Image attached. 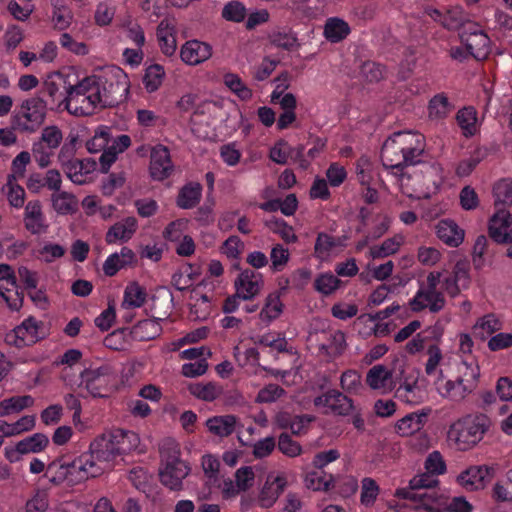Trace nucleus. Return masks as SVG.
Masks as SVG:
<instances>
[{"label": "nucleus", "instance_id": "26", "mask_svg": "<svg viewBox=\"0 0 512 512\" xmlns=\"http://www.w3.org/2000/svg\"><path fill=\"white\" fill-rule=\"evenodd\" d=\"M351 32L349 24L338 17H331L324 25V36L332 42L337 43L344 40Z\"/></svg>", "mask_w": 512, "mask_h": 512}, {"label": "nucleus", "instance_id": "57", "mask_svg": "<svg viewBox=\"0 0 512 512\" xmlns=\"http://www.w3.org/2000/svg\"><path fill=\"white\" fill-rule=\"evenodd\" d=\"M16 180L15 175L8 176L7 185L9 186L8 201L11 206L21 208L24 205L25 191L19 185H14L13 181Z\"/></svg>", "mask_w": 512, "mask_h": 512}, {"label": "nucleus", "instance_id": "20", "mask_svg": "<svg viewBox=\"0 0 512 512\" xmlns=\"http://www.w3.org/2000/svg\"><path fill=\"white\" fill-rule=\"evenodd\" d=\"M137 229V220L135 217H127L122 221L115 223L106 233L105 241L108 244H114L117 241L127 242L132 238Z\"/></svg>", "mask_w": 512, "mask_h": 512}, {"label": "nucleus", "instance_id": "31", "mask_svg": "<svg viewBox=\"0 0 512 512\" xmlns=\"http://www.w3.org/2000/svg\"><path fill=\"white\" fill-rule=\"evenodd\" d=\"M53 209L62 215L74 213L77 209L76 197L65 191H59L51 195Z\"/></svg>", "mask_w": 512, "mask_h": 512}, {"label": "nucleus", "instance_id": "51", "mask_svg": "<svg viewBox=\"0 0 512 512\" xmlns=\"http://www.w3.org/2000/svg\"><path fill=\"white\" fill-rule=\"evenodd\" d=\"M493 194L495 197V205L512 204V182L503 179L498 181L493 187Z\"/></svg>", "mask_w": 512, "mask_h": 512}, {"label": "nucleus", "instance_id": "16", "mask_svg": "<svg viewBox=\"0 0 512 512\" xmlns=\"http://www.w3.org/2000/svg\"><path fill=\"white\" fill-rule=\"evenodd\" d=\"M212 55V48L209 44L192 40L186 42L180 51L181 59L189 65H197L209 59Z\"/></svg>", "mask_w": 512, "mask_h": 512}, {"label": "nucleus", "instance_id": "35", "mask_svg": "<svg viewBox=\"0 0 512 512\" xmlns=\"http://www.w3.org/2000/svg\"><path fill=\"white\" fill-rule=\"evenodd\" d=\"M147 292L138 282H131L124 291L123 306L139 308L144 305Z\"/></svg>", "mask_w": 512, "mask_h": 512}, {"label": "nucleus", "instance_id": "9", "mask_svg": "<svg viewBox=\"0 0 512 512\" xmlns=\"http://www.w3.org/2000/svg\"><path fill=\"white\" fill-rule=\"evenodd\" d=\"M461 42L465 45L469 55L477 60L485 59L490 52V39L477 28L476 24L469 23L459 33Z\"/></svg>", "mask_w": 512, "mask_h": 512}, {"label": "nucleus", "instance_id": "61", "mask_svg": "<svg viewBox=\"0 0 512 512\" xmlns=\"http://www.w3.org/2000/svg\"><path fill=\"white\" fill-rule=\"evenodd\" d=\"M435 475H432L427 471V473L415 476L412 478L409 482L410 488L412 490H421V489H432L439 484L438 479L434 477Z\"/></svg>", "mask_w": 512, "mask_h": 512}, {"label": "nucleus", "instance_id": "6", "mask_svg": "<svg viewBox=\"0 0 512 512\" xmlns=\"http://www.w3.org/2000/svg\"><path fill=\"white\" fill-rule=\"evenodd\" d=\"M480 367L477 363L463 361L456 380H448L441 395L453 401H462L478 387Z\"/></svg>", "mask_w": 512, "mask_h": 512}, {"label": "nucleus", "instance_id": "55", "mask_svg": "<svg viewBox=\"0 0 512 512\" xmlns=\"http://www.w3.org/2000/svg\"><path fill=\"white\" fill-rule=\"evenodd\" d=\"M278 449L288 457H296L301 454V445L294 441L287 433H282L278 440Z\"/></svg>", "mask_w": 512, "mask_h": 512}, {"label": "nucleus", "instance_id": "56", "mask_svg": "<svg viewBox=\"0 0 512 512\" xmlns=\"http://www.w3.org/2000/svg\"><path fill=\"white\" fill-rule=\"evenodd\" d=\"M338 244L339 243L335 240V238L326 233L321 232L318 234L316 238L314 246L315 255L319 258H322L328 255L329 252Z\"/></svg>", "mask_w": 512, "mask_h": 512}, {"label": "nucleus", "instance_id": "47", "mask_svg": "<svg viewBox=\"0 0 512 512\" xmlns=\"http://www.w3.org/2000/svg\"><path fill=\"white\" fill-rule=\"evenodd\" d=\"M501 329L499 320L492 314L484 316L474 327L475 334L482 340Z\"/></svg>", "mask_w": 512, "mask_h": 512}, {"label": "nucleus", "instance_id": "43", "mask_svg": "<svg viewBox=\"0 0 512 512\" xmlns=\"http://www.w3.org/2000/svg\"><path fill=\"white\" fill-rule=\"evenodd\" d=\"M401 245V241L397 237L388 238L381 245L370 248V256L373 259H381L395 254Z\"/></svg>", "mask_w": 512, "mask_h": 512}, {"label": "nucleus", "instance_id": "19", "mask_svg": "<svg viewBox=\"0 0 512 512\" xmlns=\"http://www.w3.org/2000/svg\"><path fill=\"white\" fill-rule=\"evenodd\" d=\"M25 228L32 234L45 232L48 225L44 223L41 202L39 200L29 201L25 207L24 216Z\"/></svg>", "mask_w": 512, "mask_h": 512}, {"label": "nucleus", "instance_id": "34", "mask_svg": "<svg viewBox=\"0 0 512 512\" xmlns=\"http://www.w3.org/2000/svg\"><path fill=\"white\" fill-rule=\"evenodd\" d=\"M44 477L48 478L49 482L54 486H60L64 482L68 483L65 457H58L49 463Z\"/></svg>", "mask_w": 512, "mask_h": 512}, {"label": "nucleus", "instance_id": "4", "mask_svg": "<svg viewBox=\"0 0 512 512\" xmlns=\"http://www.w3.org/2000/svg\"><path fill=\"white\" fill-rule=\"evenodd\" d=\"M490 424V419L484 414L468 415L451 425L449 437L456 441L460 449L466 450L483 439Z\"/></svg>", "mask_w": 512, "mask_h": 512}, {"label": "nucleus", "instance_id": "50", "mask_svg": "<svg viewBox=\"0 0 512 512\" xmlns=\"http://www.w3.org/2000/svg\"><path fill=\"white\" fill-rule=\"evenodd\" d=\"M489 242L485 235H479L473 246L472 260L476 270H481L484 266V255L488 253Z\"/></svg>", "mask_w": 512, "mask_h": 512}, {"label": "nucleus", "instance_id": "59", "mask_svg": "<svg viewBox=\"0 0 512 512\" xmlns=\"http://www.w3.org/2000/svg\"><path fill=\"white\" fill-rule=\"evenodd\" d=\"M284 394L285 390L281 386L277 384H268L258 392L256 402L271 403Z\"/></svg>", "mask_w": 512, "mask_h": 512}, {"label": "nucleus", "instance_id": "42", "mask_svg": "<svg viewBox=\"0 0 512 512\" xmlns=\"http://www.w3.org/2000/svg\"><path fill=\"white\" fill-rule=\"evenodd\" d=\"M265 225L274 233H277L287 243H295L298 237L293 231V227L288 225L283 219L273 218L265 222Z\"/></svg>", "mask_w": 512, "mask_h": 512}, {"label": "nucleus", "instance_id": "28", "mask_svg": "<svg viewBox=\"0 0 512 512\" xmlns=\"http://www.w3.org/2000/svg\"><path fill=\"white\" fill-rule=\"evenodd\" d=\"M268 39L272 45L287 51H293L299 48L296 33L292 29L288 30H274L268 35Z\"/></svg>", "mask_w": 512, "mask_h": 512}, {"label": "nucleus", "instance_id": "24", "mask_svg": "<svg viewBox=\"0 0 512 512\" xmlns=\"http://www.w3.org/2000/svg\"><path fill=\"white\" fill-rule=\"evenodd\" d=\"M237 423V417L234 415H221L209 418L206 421V427L209 432L218 437H228L234 431Z\"/></svg>", "mask_w": 512, "mask_h": 512}, {"label": "nucleus", "instance_id": "58", "mask_svg": "<svg viewBox=\"0 0 512 512\" xmlns=\"http://www.w3.org/2000/svg\"><path fill=\"white\" fill-rule=\"evenodd\" d=\"M340 385L348 393H357L362 387L361 376L354 370H347L341 375Z\"/></svg>", "mask_w": 512, "mask_h": 512}, {"label": "nucleus", "instance_id": "64", "mask_svg": "<svg viewBox=\"0 0 512 512\" xmlns=\"http://www.w3.org/2000/svg\"><path fill=\"white\" fill-rule=\"evenodd\" d=\"M83 162L75 159L62 167L66 176L75 184L82 185L85 183L82 175Z\"/></svg>", "mask_w": 512, "mask_h": 512}, {"label": "nucleus", "instance_id": "54", "mask_svg": "<svg viewBox=\"0 0 512 512\" xmlns=\"http://www.w3.org/2000/svg\"><path fill=\"white\" fill-rule=\"evenodd\" d=\"M62 139H63V134H62L61 130L55 125L45 127L42 130L41 138H40V140L44 144H46V146L49 150L56 149L60 145Z\"/></svg>", "mask_w": 512, "mask_h": 512}, {"label": "nucleus", "instance_id": "11", "mask_svg": "<svg viewBox=\"0 0 512 512\" xmlns=\"http://www.w3.org/2000/svg\"><path fill=\"white\" fill-rule=\"evenodd\" d=\"M488 232L497 244L512 243V215L505 209L498 211L490 218Z\"/></svg>", "mask_w": 512, "mask_h": 512}, {"label": "nucleus", "instance_id": "1", "mask_svg": "<svg viewBox=\"0 0 512 512\" xmlns=\"http://www.w3.org/2000/svg\"><path fill=\"white\" fill-rule=\"evenodd\" d=\"M424 137L411 131H398L389 136L382 145L381 161L386 169H395V175L403 178L404 169L421 162L424 153Z\"/></svg>", "mask_w": 512, "mask_h": 512}, {"label": "nucleus", "instance_id": "21", "mask_svg": "<svg viewBox=\"0 0 512 512\" xmlns=\"http://www.w3.org/2000/svg\"><path fill=\"white\" fill-rule=\"evenodd\" d=\"M287 481L283 476H276L271 480L268 477L259 496V504L262 508L271 507L286 487Z\"/></svg>", "mask_w": 512, "mask_h": 512}, {"label": "nucleus", "instance_id": "41", "mask_svg": "<svg viewBox=\"0 0 512 512\" xmlns=\"http://www.w3.org/2000/svg\"><path fill=\"white\" fill-rule=\"evenodd\" d=\"M467 21V15L464 13L463 9L459 6H455L447 10L444 14L442 25L448 30L463 29Z\"/></svg>", "mask_w": 512, "mask_h": 512}, {"label": "nucleus", "instance_id": "2", "mask_svg": "<svg viewBox=\"0 0 512 512\" xmlns=\"http://www.w3.org/2000/svg\"><path fill=\"white\" fill-rule=\"evenodd\" d=\"M139 437L135 432L117 429L97 437L89 447L87 455L91 456L99 476L112 469L114 459L127 454L137 447Z\"/></svg>", "mask_w": 512, "mask_h": 512}, {"label": "nucleus", "instance_id": "46", "mask_svg": "<svg viewBox=\"0 0 512 512\" xmlns=\"http://www.w3.org/2000/svg\"><path fill=\"white\" fill-rule=\"evenodd\" d=\"M419 490H415V498L412 500L413 502H419L421 507L427 512H440L441 509L434 504H437L440 496L438 492L435 490L418 492Z\"/></svg>", "mask_w": 512, "mask_h": 512}, {"label": "nucleus", "instance_id": "37", "mask_svg": "<svg viewBox=\"0 0 512 512\" xmlns=\"http://www.w3.org/2000/svg\"><path fill=\"white\" fill-rule=\"evenodd\" d=\"M456 120L465 136H472L476 131V111L472 107H465L457 112Z\"/></svg>", "mask_w": 512, "mask_h": 512}, {"label": "nucleus", "instance_id": "12", "mask_svg": "<svg viewBox=\"0 0 512 512\" xmlns=\"http://www.w3.org/2000/svg\"><path fill=\"white\" fill-rule=\"evenodd\" d=\"M313 403L316 407H328L334 414L340 416H347L355 410L352 399L335 389L316 397Z\"/></svg>", "mask_w": 512, "mask_h": 512}, {"label": "nucleus", "instance_id": "63", "mask_svg": "<svg viewBox=\"0 0 512 512\" xmlns=\"http://www.w3.org/2000/svg\"><path fill=\"white\" fill-rule=\"evenodd\" d=\"M128 478L137 490L146 492L150 479L146 470L142 467H135L130 470Z\"/></svg>", "mask_w": 512, "mask_h": 512}, {"label": "nucleus", "instance_id": "5", "mask_svg": "<svg viewBox=\"0 0 512 512\" xmlns=\"http://www.w3.org/2000/svg\"><path fill=\"white\" fill-rule=\"evenodd\" d=\"M47 102L39 95L25 99L19 110L12 115V129L23 133L36 132L45 122Z\"/></svg>", "mask_w": 512, "mask_h": 512}, {"label": "nucleus", "instance_id": "44", "mask_svg": "<svg viewBox=\"0 0 512 512\" xmlns=\"http://www.w3.org/2000/svg\"><path fill=\"white\" fill-rule=\"evenodd\" d=\"M225 85L234 92L241 100H249L252 97V91L233 73H227L224 76Z\"/></svg>", "mask_w": 512, "mask_h": 512}, {"label": "nucleus", "instance_id": "10", "mask_svg": "<svg viewBox=\"0 0 512 512\" xmlns=\"http://www.w3.org/2000/svg\"><path fill=\"white\" fill-rule=\"evenodd\" d=\"M87 453L69 461L65 458V465L68 477V484L73 486L86 481L89 478L98 477V470L95 469L93 461Z\"/></svg>", "mask_w": 512, "mask_h": 512}, {"label": "nucleus", "instance_id": "36", "mask_svg": "<svg viewBox=\"0 0 512 512\" xmlns=\"http://www.w3.org/2000/svg\"><path fill=\"white\" fill-rule=\"evenodd\" d=\"M189 392L203 401H213L221 395L222 389L216 384L209 382L206 384L194 383L189 386Z\"/></svg>", "mask_w": 512, "mask_h": 512}, {"label": "nucleus", "instance_id": "27", "mask_svg": "<svg viewBox=\"0 0 512 512\" xmlns=\"http://www.w3.org/2000/svg\"><path fill=\"white\" fill-rule=\"evenodd\" d=\"M98 89V77L88 76L75 85H68L65 87L66 96L68 100H80L81 97L87 96L90 93L96 92Z\"/></svg>", "mask_w": 512, "mask_h": 512}, {"label": "nucleus", "instance_id": "33", "mask_svg": "<svg viewBox=\"0 0 512 512\" xmlns=\"http://www.w3.org/2000/svg\"><path fill=\"white\" fill-rule=\"evenodd\" d=\"M49 443L48 437L43 433H36L17 443L20 454L38 453L43 451Z\"/></svg>", "mask_w": 512, "mask_h": 512}, {"label": "nucleus", "instance_id": "14", "mask_svg": "<svg viewBox=\"0 0 512 512\" xmlns=\"http://www.w3.org/2000/svg\"><path fill=\"white\" fill-rule=\"evenodd\" d=\"M262 284V275L251 269L243 270L234 282L236 291L241 292L242 300L255 297L260 292Z\"/></svg>", "mask_w": 512, "mask_h": 512}, {"label": "nucleus", "instance_id": "13", "mask_svg": "<svg viewBox=\"0 0 512 512\" xmlns=\"http://www.w3.org/2000/svg\"><path fill=\"white\" fill-rule=\"evenodd\" d=\"M150 174L154 180L162 181L167 178L173 169L170 153L167 147L158 145L152 149L150 155Z\"/></svg>", "mask_w": 512, "mask_h": 512}, {"label": "nucleus", "instance_id": "60", "mask_svg": "<svg viewBox=\"0 0 512 512\" xmlns=\"http://www.w3.org/2000/svg\"><path fill=\"white\" fill-rule=\"evenodd\" d=\"M110 133L108 129H101L96 131L94 137L87 141L86 147L90 153H97L107 149L109 143Z\"/></svg>", "mask_w": 512, "mask_h": 512}, {"label": "nucleus", "instance_id": "53", "mask_svg": "<svg viewBox=\"0 0 512 512\" xmlns=\"http://www.w3.org/2000/svg\"><path fill=\"white\" fill-rule=\"evenodd\" d=\"M246 16V8L239 1L227 3L222 10V17L228 21L241 22Z\"/></svg>", "mask_w": 512, "mask_h": 512}, {"label": "nucleus", "instance_id": "39", "mask_svg": "<svg viewBox=\"0 0 512 512\" xmlns=\"http://www.w3.org/2000/svg\"><path fill=\"white\" fill-rule=\"evenodd\" d=\"M392 377V372L383 365L373 366L367 373L366 382L372 389L383 388Z\"/></svg>", "mask_w": 512, "mask_h": 512}, {"label": "nucleus", "instance_id": "15", "mask_svg": "<svg viewBox=\"0 0 512 512\" xmlns=\"http://www.w3.org/2000/svg\"><path fill=\"white\" fill-rule=\"evenodd\" d=\"M493 474V468L486 465L471 466L463 471L457 478L458 482L467 489L474 490L483 488L486 481H489Z\"/></svg>", "mask_w": 512, "mask_h": 512}, {"label": "nucleus", "instance_id": "8", "mask_svg": "<svg viewBox=\"0 0 512 512\" xmlns=\"http://www.w3.org/2000/svg\"><path fill=\"white\" fill-rule=\"evenodd\" d=\"M129 92L127 76L122 70H118L115 79L98 77V89L96 96L99 100V108H111L126 100Z\"/></svg>", "mask_w": 512, "mask_h": 512}, {"label": "nucleus", "instance_id": "62", "mask_svg": "<svg viewBox=\"0 0 512 512\" xmlns=\"http://www.w3.org/2000/svg\"><path fill=\"white\" fill-rule=\"evenodd\" d=\"M426 470L432 475H440L446 471V464L438 451L430 453L425 461Z\"/></svg>", "mask_w": 512, "mask_h": 512}, {"label": "nucleus", "instance_id": "22", "mask_svg": "<svg viewBox=\"0 0 512 512\" xmlns=\"http://www.w3.org/2000/svg\"><path fill=\"white\" fill-rule=\"evenodd\" d=\"M438 238L451 247H458L464 240L465 232L453 220L443 219L436 226Z\"/></svg>", "mask_w": 512, "mask_h": 512}, {"label": "nucleus", "instance_id": "38", "mask_svg": "<svg viewBox=\"0 0 512 512\" xmlns=\"http://www.w3.org/2000/svg\"><path fill=\"white\" fill-rule=\"evenodd\" d=\"M165 76L164 68L159 64H153L146 69L143 83L148 92H155L161 86Z\"/></svg>", "mask_w": 512, "mask_h": 512}, {"label": "nucleus", "instance_id": "49", "mask_svg": "<svg viewBox=\"0 0 512 512\" xmlns=\"http://www.w3.org/2000/svg\"><path fill=\"white\" fill-rule=\"evenodd\" d=\"M379 494V486L372 478L366 477L362 480L361 485V503L365 506L374 504Z\"/></svg>", "mask_w": 512, "mask_h": 512}, {"label": "nucleus", "instance_id": "29", "mask_svg": "<svg viewBox=\"0 0 512 512\" xmlns=\"http://www.w3.org/2000/svg\"><path fill=\"white\" fill-rule=\"evenodd\" d=\"M202 186L199 183H189L183 186L177 196V205L182 209L194 208L200 201Z\"/></svg>", "mask_w": 512, "mask_h": 512}, {"label": "nucleus", "instance_id": "18", "mask_svg": "<svg viewBox=\"0 0 512 512\" xmlns=\"http://www.w3.org/2000/svg\"><path fill=\"white\" fill-rule=\"evenodd\" d=\"M151 301V311L153 312L154 319L163 321L170 316L174 307V297L169 289L160 287L158 294L153 295Z\"/></svg>", "mask_w": 512, "mask_h": 512}, {"label": "nucleus", "instance_id": "3", "mask_svg": "<svg viewBox=\"0 0 512 512\" xmlns=\"http://www.w3.org/2000/svg\"><path fill=\"white\" fill-rule=\"evenodd\" d=\"M159 479L171 491H181L183 480L190 474L191 467L180 458V446L172 439L165 440L159 448Z\"/></svg>", "mask_w": 512, "mask_h": 512}, {"label": "nucleus", "instance_id": "32", "mask_svg": "<svg viewBox=\"0 0 512 512\" xmlns=\"http://www.w3.org/2000/svg\"><path fill=\"white\" fill-rule=\"evenodd\" d=\"M334 482V477L330 473H326L324 470L315 469L307 473L305 477V483L307 488L314 491H327Z\"/></svg>", "mask_w": 512, "mask_h": 512}, {"label": "nucleus", "instance_id": "30", "mask_svg": "<svg viewBox=\"0 0 512 512\" xmlns=\"http://www.w3.org/2000/svg\"><path fill=\"white\" fill-rule=\"evenodd\" d=\"M20 334L24 341H27V346L35 344L39 340L44 338L41 334L43 328V322L37 321L33 316L25 319L20 325L17 326Z\"/></svg>", "mask_w": 512, "mask_h": 512}, {"label": "nucleus", "instance_id": "7", "mask_svg": "<svg viewBox=\"0 0 512 512\" xmlns=\"http://www.w3.org/2000/svg\"><path fill=\"white\" fill-rule=\"evenodd\" d=\"M81 385L93 396L107 398L117 386V372L109 364L95 369H85L80 374Z\"/></svg>", "mask_w": 512, "mask_h": 512}, {"label": "nucleus", "instance_id": "45", "mask_svg": "<svg viewBox=\"0 0 512 512\" xmlns=\"http://www.w3.org/2000/svg\"><path fill=\"white\" fill-rule=\"evenodd\" d=\"M341 280L331 273L319 275L314 281V288L324 295H330L339 288Z\"/></svg>", "mask_w": 512, "mask_h": 512}, {"label": "nucleus", "instance_id": "23", "mask_svg": "<svg viewBox=\"0 0 512 512\" xmlns=\"http://www.w3.org/2000/svg\"><path fill=\"white\" fill-rule=\"evenodd\" d=\"M427 417L428 412L410 413L396 423L395 430L401 436H410L423 428Z\"/></svg>", "mask_w": 512, "mask_h": 512}, {"label": "nucleus", "instance_id": "40", "mask_svg": "<svg viewBox=\"0 0 512 512\" xmlns=\"http://www.w3.org/2000/svg\"><path fill=\"white\" fill-rule=\"evenodd\" d=\"M282 308L280 296L275 293L269 294L259 316L263 321L271 322L281 314Z\"/></svg>", "mask_w": 512, "mask_h": 512}, {"label": "nucleus", "instance_id": "25", "mask_svg": "<svg viewBox=\"0 0 512 512\" xmlns=\"http://www.w3.org/2000/svg\"><path fill=\"white\" fill-rule=\"evenodd\" d=\"M162 327L160 321L152 318L139 321L132 328V336L137 341H149L160 336Z\"/></svg>", "mask_w": 512, "mask_h": 512}, {"label": "nucleus", "instance_id": "17", "mask_svg": "<svg viewBox=\"0 0 512 512\" xmlns=\"http://www.w3.org/2000/svg\"><path fill=\"white\" fill-rule=\"evenodd\" d=\"M98 96L96 92L90 93L87 96L81 97L80 100H68L63 98L57 105V109L64 105V108L72 115L75 116H88L94 113V110L99 107Z\"/></svg>", "mask_w": 512, "mask_h": 512}, {"label": "nucleus", "instance_id": "48", "mask_svg": "<svg viewBox=\"0 0 512 512\" xmlns=\"http://www.w3.org/2000/svg\"><path fill=\"white\" fill-rule=\"evenodd\" d=\"M448 98L442 94L434 96L429 103V116L432 118H444L452 110Z\"/></svg>", "mask_w": 512, "mask_h": 512}, {"label": "nucleus", "instance_id": "52", "mask_svg": "<svg viewBox=\"0 0 512 512\" xmlns=\"http://www.w3.org/2000/svg\"><path fill=\"white\" fill-rule=\"evenodd\" d=\"M452 274L459 282V287L467 289L471 283L470 262L467 259L458 260L453 267Z\"/></svg>", "mask_w": 512, "mask_h": 512}]
</instances>
